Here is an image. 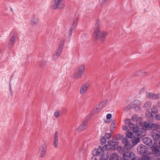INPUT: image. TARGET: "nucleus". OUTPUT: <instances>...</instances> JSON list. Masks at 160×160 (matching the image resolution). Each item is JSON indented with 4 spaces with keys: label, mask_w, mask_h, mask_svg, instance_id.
<instances>
[{
    "label": "nucleus",
    "mask_w": 160,
    "mask_h": 160,
    "mask_svg": "<svg viewBox=\"0 0 160 160\" xmlns=\"http://www.w3.org/2000/svg\"><path fill=\"white\" fill-rule=\"evenodd\" d=\"M108 35V32L104 31H101L99 29V26L98 22L96 23L93 35L95 39L100 38L102 42L105 41V38Z\"/></svg>",
    "instance_id": "f257e3e1"
},
{
    "label": "nucleus",
    "mask_w": 160,
    "mask_h": 160,
    "mask_svg": "<svg viewBox=\"0 0 160 160\" xmlns=\"http://www.w3.org/2000/svg\"><path fill=\"white\" fill-rule=\"evenodd\" d=\"M141 102L138 100L134 101L133 103L128 105L124 108V110L125 111L132 108H134L135 110L137 111H139L141 110L140 107Z\"/></svg>",
    "instance_id": "f03ea898"
},
{
    "label": "nucleus",
    "mask_w": 160,
    "mask_h": 160,
    "mask_svg": "<svg viewBox=\"0 0 160 160\" xmlns=\"http://www.w3.org/2000/svg\"><path fill=\"white\" fill-rule=\"evenodd\" d=\"M122 158L123 160H137L136 156L134 153L129 150L124 152Z\"/></svg>",
    "instance_id": "7ed1b4c3"
},
{
    "label": "nucleus",
    "mask_w": 160,
    "mask_h": 160,
    "mask_svg": "<svg viewBox=\"0 0 160 160\" xmlns=\"http://www.w3.org/2000/svg\"><path fill=\"white\" fill-rule=\"evenodd\" d=\"M137 151L138 153L141 155H149L151 154V152L148 151L147 147L143 145H138L137 148Z\"/></svg>",
    "instance_id": "20e7f679"
},
{
    "label": "nucleus",
    "mask_w": 160,
    "mask_h": 160,
    "mask_svg": "<svg viewBox=\"0 0 160 160\" xmlns=\"http://www.w3.org/2000/svg\"><path fill=\"white\" fill-rule=\"evenodd\" d=\"M150 135L153 138L155 142L154 143H160V132L157 130L152 131Z\"/></svg>",
    "instance_id": "39448f33"
},
{
    "label": "nucleus",
    "mask_w": 160,
    "mask_h": 160,
    "mask_svg": "<svg viewBox=\"0 0 160 160\" xmlns=\"http://www.w3.org/2000/svg\"><path fill=\"white\" fill-rule=\"evenodd\" d=\"M152 152L155 156H160V143H154L152 146Z\"/></svg>",
    "instance_id": "423d86ee"
},
{
    "label": "nucleus",
    "mask_w": 160,
    "mask_h": 160,
    "mask_svg": "<svg viewBox=\"0 0 160 160\" xmlns=\"http://www.w3.org/2000/svg\"><path fill=\"white\" fill-rule=\"evenodd\" d=\"M54 3L52 6V8L54 9H62L64 8L62 4V0H53Z\"/></svg>",
    "instance_id": "0eeeda50"
},
{
    "label": "nucleus",
    "mask_w": 160,
    "mask_h": 160,
    "mask_svg": "<svg viewBox=\"0 0 160 160\" xmlns=\"http://www.w3.org/2000/svg\"><path fill=\"white\" fill-rule=\"evenodd\" d=\"M47 145L45 142L40 147L39 150V152L40 154V156L41 158H44L46 155L47 151Z\"/></svg>",
    "instance_id": "6e6552de"
},
{
    "label": "nucleus",
    "mask_w": 160,
    "mask_h": 160,
    "mask_svg": "<svg viewBox=\"0 0 160 160\" xmlns=\"http://www.w3.org/2000/svg\"><path fill=\"white\" fill-rule=\"evenodd\" d=\"M122 142L124 145V148L126 150H130L133 147L131 145V142L128 141V138H124L122 139Z\"/></svg>",
    "instance_id": "1a4fd4ad"
},
{
    "label": "nucleus",
    "mask_w": 160,
    "mask_h": 160,
    "mask_svg": "<svg viewBox=\"0 0 160 160\" xmlns=\"http://www.w3.org/2000/svg\"><path fill=\"white\" fill-rule=\"evenodd\" d=\"M90 83L89 81L86 82L82 84L80 88V93L81 94H85L89 88Z\"/></svg>",
    "instance_id": "9d476101"
},
{
    "label": "nucleus",
    "mask_w": 160,
    "mask_h": 160,
    "mask_svg": "<svg viewBox=\"0 0 160 160\" xmlns=\"http://www.w3.org/2000/svg\"><path fill=\"white\" fill-rule=\"evenodd\" d=\"M17 37V34L16 33L13 32H12L11 38L8 44V47L10 48L13 46L15 42V39Z\"/></svg>",
    "instance_id": "9b49d317"
},
{
    "label": "nucleus",
    "mask_w": 160,
    "mask_h": 160,
    "mask_svg": "<svg viewBox=\"0 0 160 160\" xmlns=\"http://www.w3.org/2000/svg\"><path fill=\"white\" fill-rule=\"evenodd\" d=\"M104 153L102 148L99 146L98 149H95L92 152V154L94 156H101Z\"/></svg>",
    "instance_id": "f8f14e48"
},
{
    "label": "nucleus",
    "mask_w": 160,
    "mask_h": 160,
    "mask_svg": "<svg viewBox=\"0 0 160 160\" xmlns=\"http://www.w3.org/2000/svg\"><path fill=\"white\" fill-rule=\"evenodd\" d=\"M159 94H156L152 92H149L147 93L146 97L150 99L158 100L159 99Z\"/></svg>",
    "instance_id": "ddd939ff"
},
{
    "label": "nucleus",
    "mask_w": 160,
    "mask_h": 160,
    "mask_svg": "<svg viewBox=\"0 0 160 160\" xmlns=\"http://www.w3.org/2000/svg\"><path fill=\"white\" fill-rule=\"evenodd\" d=\"M88 126V122L86 121H83L77 128V130L81 131L86 129Z\"/></svg>",
    "instance_id": "4468645a"
},
{
    "label": "nucleus",
    "mask_w": 160,
    "mask_h": 160,
    "mask_svg": "<svg viewBox=\"0 0 160 160\" xmlns=\"http://www.w3.org/2000/svg\"><path fill=\"white\" fill-rule=\"evenodd\" d=\"M63 49L62 48H58L56 50L55 53L53 55L52 57V59L53 60H55L57 59L60 56L62 52Z\"/></svg>",
    "instance_id": "2eb2a0df"
},
{
    "label": "nucleus",
    "mask_w": 160,
    "mask_h": 160,
    "mask_svg": "<svg viewBox=\"0 0 160 160\" xmlns=\"http://www.w3.org/2000/svg\"><path fill=\"white\" fill-rule=\"evenodd\" d=\"M58 142V133L56 131L54 136L53 145L55 148L57 147Z\"/></svg>",
    "instance_id": "dca6fc26"
},
{
    "label": "nucleus",
    "mask_w": 160,
    "mask_h": 160,
    "mask_svg": "<svg viewBox=\"0 0 160 160\" xmlns=\"http://www.w3.org/2000/svg\"><path fill=\"white\" fill-rule=\"evenodd\" d=\"M142 141L143 142L148 146H150L152 144V139L149 137H145L144 138Z\"/></svg>",
    "instance_id": "f3484780"
},
{
    "label": "nucleus",
    "mask_w": 160,
    "mask_h": 160,
    "mask_svg": "<svg viewBox=\"0 0 160 160\" xmlns=\"http://www.w3.org/2000/svg\"><path fill=\"white\" fill-rule=\"evenodd\" d=\"M137 134V136L139 138L142 137L144 136L146 134V131L144 129H139L138 131V132H135Z\"/></svg>",
    "instance_id": "a211bd4d"
},
{
    "label": "nucleus",
    "mask_w": 160,
    "mask_h": 160,
    "mask_svg": "<svg viewBox=\"0 0 160 160\" xmlns=\"http://www.w3.org/2000/svg\"><path fill=\"white\" fill-rule=\"evenodd\" d=\"M128 126L129 128L132 129V130L134 132H138L139 128L137 125L133 124L131 122Z\"/></svg>",
    "instance_id": "6ab92c4d"
},
{
    "label": "nucleus",
    "mask_w": 160,
    "mask_h": 160,
    "mask_svg": "<svg viewBox=\"0 0 160 160\" xmlns=\"http://www.w3.org/2000/svg\"><path fill=\"white\" fill-rule=\"evenodd\" d=\"M152 125H153L152 123L149 122H146L143 123L142 126L143 128L146 129H149L152 128Z\"/></svg>",
    "instance_id": "aec40b11"
},
{
    "label": "nucleus",
    "mask_w": 160,
    "mask_h": 160,
    "mask_svg": "<svg viewBox=\"0 0 160 160\" xmlns=\"http://www.w3.org/2000/svg\"><path fill=\"white\" fill-rule=\"evenodd\" d=\"M108 144L109 146V147L108 148H109L111 146L115 148V146L118 145L119 144V142L117 141H115V140H112V141H109L108 142Z\"/></svg>",
    "instance_id": "412c9836"
},
{
    "label": "nucleus",
    "mask_w": 160,
    "mask_h": 160,
    "mask_svg": "<svg viewBox=\"0 0 160 160\" xmlns=\"http://www.w3.org/2000/svg\"><path fill=\"white\" fill-rule=\"evenodd\" d=\"M118 156L117 153L114 152L111 154L109 157V160H118Z\"/></svg>",
    "instance_id": "4be33fe9"
},
{
    "label": "nucleus",
    "mask_w": 160,
    "mask_h": 160,
    "mask_svg": "<svg viewBox=\"0 0 160 160\" xmlns=\"http://www.w3.org/2000/svg\"><path fill=\"white\" fill-rule=\"evenodd\" d=\"M82 75L76 70L73 74V76L76 79H79L82 78Z\"/></svg>",
    "instance_id": "5701e85b"
},
{
    "label": "nucleus",
    "mask_w": 160,
    "mask_h": 160,
    "mask_svg": "<svg viewBox=\"0 0 160 160\" xmlns=\"http://www.w3.org/2000/svg\"><path fill=\"white\" fill-rule=\"evenodd\" d=\"M30 22L32 25L35 26L38 23V20L37 18L33 17L31 18Z\"/></svg>",
    "instance_id": "b1692460"
},
{
    "label": "nucleus",
    "mask_w": 160,
    "mask_h": 160,
    "mask_svg": "<svg viewBox=\"0 0 160 160\" xmlns=\"http://www.w3.org/2000/svg\"><path fill=\"white\" fill-rule=\"evenodd\" d=\"M85 69V66L83 65H82L79 66L76 70L83 74Z\"/></svg>",
    "instance_id": "393cba45"
},
{
    "label": "nucleus",
    "mask_w": 160,
    "mask_h": 160,
    "mask_svg": "<svg viewBox=\"0 0 160 160\" xmlns=\"http://www.w3.org/2000/svg\"><path fill=\"white\" fill-rule=\"evenodd\" d=\"M152 102L150 101H148L146 102L143 105V108L146 110H148L151 107Z\"/></svg>",
    "instance_id": "a878e982"
},
{
    "label": "nucleus",
    "mask_w": 160,
    "mask_h": 160,
    "mask_svg": "<svg viewBox=\"0 0 160 160\" xmlns=\"http://www.w3.org/2000/svg\"><path fill=\"white\" fill-rule=\"evenodd\" d=\"M117 150L118 151L119 153L122 154V156H123V153H124V152L126 151L125 150L122 148L121 146L120 145L117 147Z\"/></svg>",
    "instance_id": "bb28decb"
},
{
    "label": "nucleus",
    "mask_w": 160,
    "mask_h": 160,
    "mask_svg": "<svg viewBox=\"0 0 160 160\" xmlns=\"http://www.w3.org/2000/svg\"><path fill=\"white\" fill-rule=\"evenodd\" d=\"M126 136L129 138H132L133 136V132L130 130H128L126 133Z\"/></svg>",
    "instance_id": "cd10ccee"
},
{
    "label": "nucleus",
    "mask_w": 160,
    "mask_h": 160,
    "mask_svg": "<svg viewBox=\"0 0 160 160\" xmlns=\"http://www.w3.org/2000/svg\"><path fill=\"white\" fill-rule=\"evenodd\" d=\"M139 138L138 137L136 138H133L132 140V142L133 146L136 145L140 141Z\"/></svg>",
    "instance_id": "c85d7f7f"
},
{
    "label": "nucleus",
    "mask_w": 160,
    "mask_h": 160,
    "mask_svg": "<svg viewBox=\"0 0 160 160\" xmlns=\"http://www.w3.org/2000/svg\"><path fill=\"white\" fill-rule=\"evenodd\" d=\"M151 111L152 113L156 114L158 112V109L157 105H154L151 108Z\"/></svg>",
    "instance_id": "c756f323"
},
{
    "label": "nucleus",
    "mask_w": 160,
    "mask_h": 160,
    "mask_svg": "<svg viewBox=\"0 0 160 160\" xmlns=\"http://www.w3.org/2000/svg\"><path fill=\"white\" fill-rule=\"evenodd\" d=\"M78 23V21L77 19L76 18L75 20H74L72 24V27L70 28L73 29H74L76 27L77 24Z\"/></svg>",
    "instance_id": "7c9ffc66"
},
{
    "label": "nucleus",
    "mask_w": 160,
    "mask_h": 160,
    "mask_svg": "<svg viewBox=\"0 0 160 160\" xmlns=\"http://www.w3.org/2000/svg\"><path fill=\"white\" fill-rule=\"evenodd\" d=\"M108 157L107 155L103 154L102 156V155L101 157L99 158V159L100 160H108Z\"/></svg>",
    "instance_id": "2f4dec72"
},
{
    "label": "nucleus",
    "mask_w": 160,
    "mask_h": 160,
    "mask_svg": "<svg viewBox=\"0 0 160 160\" xmlns=\"http://www.w3.org/2000/svg\"><path fill=\"white\" fill-rule=\"evenodd\" d=\"M152 159V157L150 156H143L141 157V160H151Z\"/></svg>",
    "instance_id": "473e14b6"
},
{
    "label": "nucleus",
    "mask_w": 160,
    "mask_h": 160,
    "mask_svg": "<svg viewBox=\"0 0 160 160\" xmlns=\"http://www.w3.org/2000/svg\"><path fill=\"white\" fill-rule=\"evenodd\" d=\"M107 102H108V100H107L106 99V100H104V101H103L101 103L99 104V106H101L102 108L105 106V105L106 104Z\"/></svg>",
    "instance_id": "72a5a7b5"
},
{
    "label": "nucleus",
    "mask_w": 160,
    "mask_h": 160,
    "mask_svg": "<svg viewBox=\"0 0 160 160\" xmlns=\"http://www.w3.org/2000/svg\"><path fill=\"white\" fill-rule=\"evenodd\" d=\"M101 108H102L101 106H99V104L97 106L95 107L94 112L95 113L98 112L100 111Z\"/></svg>",
    "instance_id": "f704fd0d"
},
{
    "label": "nucleus",
    "mask_w": 160,
    "mask_h": 160,
    "mask_svg": "<svg viewBox=\"0 0 160 160\" xmlns=\"http://www.w3.org/2000/svg\"><path fill=\"white\" fill-rule=\"evenodd\" d=\"M60 115V112L59 110H57L54 112V116L55 118H57Z\"/></svg>",
    "instance_id": "c9c22d12"
},
{
    "label": "nucleus",
    "mask_w": 160,
    "mask_h": 160,
    "mask_svg": "<svg viewBox=\"0 0 160 160\" xmlns=\"http://www.w3.org/2000/svg\"><path fill=\"white\" fill-rule=\"evenodd\" d=\"M73 29L70 28L69 30L68 33V37H69V38H71V37L72 32V30Z\"/></svg>",
    "instance_id": "e433bc0d"
},
{
    "label": "nucleus",
    "mask_w": 160,
    "mask_h": 160,
    "mask_svg": "<svg viewBox=\"0 0 160 160\" xmlns=\"http://www.w3.org/2000/svg\"><path fill=\"white\" fill-rule=\"evenodd\" d=\"M64 42L65 40H62L60 42L59 44V46L58 47L60 48H62L63 49V45L64 44Z\"/></svg>",
    "instance_id": "4c0bfd02"
},
{
    "label": "nucleus",
    "mask_w": 160,
    "mask_h": 160,
    "mask_svg": "<svg viewBox=\"0 0 160 160\" xmlns=\"http://www.w3.org/2000/svg\"><path fill=\"white\" fill-rule=\"evenodd\" d=\"M153 125L152 126V128H154L156 129L160 128V126L158 124L152 123Z\"/></svg>",
    "instance_id": "58836bf2"
},
{
    "label": "nucleus",
    "mask_w": 160,
    "mask_h": 160,
    "mask_svg": "<svg viewBox=\"0 0 160 160\" xmlns=\"http://www.w3.org/2000/svg\"><path fill=\"white\" fill-rule=\"evenodd\" d=\"M106 142V140L105 138L102 137L101 140V143L102 144H104Z\"/></svg>",
    "instance_id": "ea45409f"
},
{
    "label": "nucleus",
    "mask_w": 160,
    "mask_h": 160,
    "mask_svg": "<svg viewBox=\"0 0 160 160\" xmlns=\"http://www.w3.org/2000/svg\"><path fill=\"white\" fill-rule=\"evenodd\" d=\"M155 119L156 120L160 121V114H158L155 116Z\"/></svg>",
    "instance_id": "a19ab883"
},
{
    "label": "nucleus",
    "mask_w": 160,
    "mask_h": 160,
    "mask_svg": "<svg viewBox=\"0 0 160 160\" xmlns=\"http://www.w3.org/2000/svg\"><path fill=\"white\" fill-rule=\"evenodd\" d=\"M122 136L120 134H118L116 136V139L118 140H119L121 139Z\"/></svg>",
    "instance_id": "79ce46f5"
},
{
    "label": "nucleus",
    "mask_w": 160,
    "mask_h": 160,
    "mask_svg": "<svg viewBox=\"0 0 160 160\" xmlns=\"http://www.w3.org/2000/svg\"><path fill=\"white\" fill-rule=\"evenodd\" d=\"M125 123L128 125L131 122V120L129 119H127L125 121Z\"/></svg>",
    "instance_id": "37998d69"
},
{
    "label": "nucleus",
    "mask_w": 160,
    "mask_h": 160,
    "mask_svg": "<svg viewBox=\"0 0 160 160\" xmlns=\"http://www.w3.org/2000/svg\"><path fill=\"white\" fill-rule=\"evenodd\" d=\"M115 122L113 121H112L111 123V126L110 127V129H111V131L113 130V129L115 128Z\"/></svg>",
    "instance_id": "c03bdc74"
},
{
    "label": "nucleus",
    "mask_w": 160,
    "mask_h": 160,
    "mask_svg": "<svg viewBox=\"0 0 160 160\" xmlns=\"http://www.w3.org/2000/svg\"><path fill=\"white\" fill-rule=\"evenodd\" d=\"M142 121V119L141 118H139L138 117L137 118V119L136 120V122L138 124H139L140 123H141V122Z\"/></svg>",
    "instance_id": "a18cd8bd"
},
{
    "label": "nucleus",
    "mask_w": 160,
    "mask_h": 160,
    "mask_svg": "<svg viewBox=\"0 0 160 160\" xmlns=\"http://www.w3.org/2000/svg\"><path fill=\"white\" fill-rule=\"evenodd\" d=\"M138 117V116L137 115H134L133 116L132 119L133 121H136Z\"/></svg>",
    "instance_id": "49530a36"
},
{
    "label": "nucleus",
    "mask_w": 160,
    "mask_h": 160,
    "mask_svg": "<svg viewBox=\"0 0 160 160\" xmlns=\"http://www.w3.org/2000/svg\"><path fill=\"white\" fill-rule=\"evenodd\" d=\"M105 136L108 139H109L111 137V134L109 133H106L105 135Z\"/></svg>",
    "instance_id": "de8ad7c7"
},
{
    "label": "nucleus",
    "mask_w": 160,
    "mask_h": 160,
    "mask_svg": "<svg viewBox=\"0 0 160 160\" xmlns=\"http://www.w3.org/2000/svg\"><path fill=\"white\" fill-rule=\"evenodd\" d=\"M146 88L145 87H143L140 90L139 93L140 94H142L145 91Z\"/></svg>",
    "instance_id": "09e8293b"
},
{
    "label": "nucleus",
    "mask_w": 160,
    "mask_h": 160,
    "mask_svg": "<svg viewBox=\"0 0 160 160\" xmlns=\"http://www.w3.org/2000/svg\"><path fill=\"white\" fill-rule=\"evenodd\" d=\"M112 117L111 114L109 113L107 114L106 116V118L108 119H110Z\"/></svg>",
    "instance_id": "8fccbe9b"
},
{
    "label": "nucleus",
    "mask_w": 160,
    "mask_h": 160,
    "mask_svg": "<svg viewBox=\"0 0 160 160\" xmlns=\"http://www.w3.org/2000/svg\"><path fill=\"white\" fill-rule=\"evenodd\" d=\"M107 1L108 0H102L101 3V6H103Z\"/></svg>",
    "instance_id": "3c124183"
},
{
    "label": "nucleus",
    "mask_w": 160,
    "mask_h": 160,
    "mask_svg": "<svg viewBox=\"0 0 160 160\" xmlns=\"http://www.w3.org/2000/svg\"><path fill=\"white\" fill-rule=\"evenodd\" d=\"M11 81L10 80L9 83V89L11 92V94H12V90L11 89Z\"/></svg>",
    "instance_id": "603ef678"
},
{
    "label": "nucleus",
    "mask_w": 160,
    "mask_h": 160,
    "mask_svg": "<svg viewBox=\"0 0 160 160\" xmlns=\"http://www.w3.org/2000/svg\"><path fill=\"white\" fill-rule=\"evenodd\" d=\"M128 129V127L126 125H124L123 126V129L124 130H126Z\"/></svg>",
    "instance_id": "864d4df0"
},
{
    "label": "nucleus",
    "mask_w": 160,
    "mask_h": 160,
    "mask_svg": "<svg viewBox=\"0 0 160 160\" xmlns=\"http://www.w3.org/2000/svg\"><path fill=\"white\" fill-rule=\"evenodd\" d=\"M91 160H98L96 158L94 157H93L92 158Z\"/></svg>",
    "instance_id": "5fc2aeb1"
},
{
    "label": "nucleus",
    "mask_w": 160,
    "mask_h": 160,
    "mask_svg": "<svg viewBox=\"0 0 160 160\" xmlns=\"http://www.w3.org/2000/svg\"><path fill=\"white\" fill-rule=\"evenodd\" d=\"M158 106H160V102H159L158 103Z\"/></svg>",
    "instance_id": "6e6d98bb"
},
{
    "label": "nucleus",
    "mask_w": 160,
    "mask_h": 160,
    "mask_svg": "<svg viewBox=\"0 0 160 160\" xmlns=\"http://www.w3.org/2000/svg\"><path fill=\"white\" fill-rule=\"evenodd\" d=\"M105 146L106 147V148H107V145H106Z\"/></svg>",
    "instance_id": "4d7b16f0"
},
{
    "label": "nucleus",
    "mask_w": 160,
    "mask_h": 160,
    "mask_svg": "<svg viewBox=\"0 0 160 160\" xmlns=\"http://www.w3.org/2000/svg\"><path fill=\"white\" fill-rule=\"evenodd\" d=\"M11 11H12V8H11Z\"/></svg>",
    "instance_id": "13d9d810"
},
{
    "label": "nucleus",
    "mask_w": 160,
    "mask_h": 160,
    "mask_svg": "<svg viewBox=\"0 0 160 160\" xmlns=\"http://www.w3.org/2000/svg\"><path fill=\"white\" fill-rule=\"evenodd\" d=\"M159 84H160V83H159Z\"/></svg>",
    "instance_id": "bf43d9fd"
}]
</instances>
